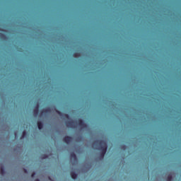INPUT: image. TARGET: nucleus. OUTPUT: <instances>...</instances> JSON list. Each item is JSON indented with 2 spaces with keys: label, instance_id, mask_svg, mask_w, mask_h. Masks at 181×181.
<instances>
[{
  "label": "nucleus",
  "instance_id": "f257e3e1",
  "mask_svg": "<svg viewBox=\"0 0 181 181\" xmlns=\"http://www.w3.org/2000/svg\"><path fill=\"white\" fill-rule=\"evenodd\" d=\"M93 145L98 146V151H100V156L104 158L105 153H107V142L104 140H96L93 142Z\"/></svg>",
  "mask_w": 181,
  "mask_h": 181
},
{
  "label": "nucleus",
  "instance_id": "4468645a",
  "mask_svg": "<svg viewBox=\"0 0 181 181\" xmlns=\"http://www.w3.org/2000/svg\"><path fill=\"white\" fill-rule=\"evenodd\" d=\"M74 57H78L80 56V53L78 52H75L73 54Z\"/></svg>",
  "mask_w": 181,
  "mask_h": 181
},
{
  "label": "nucleus",
  "instance_id": "ddd939ff",
  "mask_svg": "<svg viewBox=\"0 0 181 181\" xmlns=\"http://www.w3.org/2000/svg\"><path fill=\"white\" fill-rule=\"evenodd\" d=\"M173 179V177H172V175H168L167 177V181H172Z\"/></svg>",
  "mask_w": 181,
  "mask_h": 181
},
{
  "label": "nucleus",
  "instance_id": "9b49d317",
  "mask_svg": "<svg viewBox=\"0 0 181 181\" xmlns=\"http://www.w3.org/2000/svg\"><path fill=\"white\" fill-rule=\"evenodd\" d=\"M0 173L2 176H4V175H5V168L4 167H1Z\"/></svg>",
  "mask_w": 181,
  "mask_h": 181
},
{
  "label": "nucleus",
  "instance_id": "f03ea898",
  "mask_svg": "<svg viewBox=\"0 0 181 181\" xmlns=\"http://www.w3.org/2000/svg\"><path fill=\"white\" fill-rule=\"evenodd\" d=\"M63 141H64V142H65V144L69 145V144H70V142H71V141H73V137H71L70 136H66L63 138Z\"/></svg>",
  "mask_w": 181,
  "mask_h": 181
},
{
  "label": "nucleus",
  "instance_id": "a211bd4d",
  "mask_svg": "<svg viewBox=\"0 0 181 181\" xmlns=\"http://www.w3.org/2000/svg\"><path fill=\"white\" fill-rule=\"evenodd\" d=\"M25 173H28V170L26 169H24Z\"/></svg>",
  "mask_w": 181,
  "mask_h": 181
},
{
  "label": "nucleus",
  "instance_id": "2eb2a0df",
  "mask_svg": "<svg viewBox=\"0 0 181 181\" xmlns=\"http://www.w3.org/2000/svg\"><path fill=\"white\" fill-rule=\"evenodd\" d=\"M34 110H39V104H37V105L35 107Z\"/></svg>",
  "mask_w": 181,
  "mask_h": 181
},
{
  "label": "nucleus",
  "instance_id": "6e6552de",
  "mask_svg": "<svg viewBox=\"0 0 181 181\" xmlns=\"http://www.w3.org/2000/svg\"><path fill=\"white\" fill-rule=\"evenodd\" d=\"M37 125L38 127V129H43V123L42 122H37Z\"/></svg>",
  "mask_w": 181,
  "mask_h": 181
},
{
  "label": "nucleus",
  "instance_id": "423d86ee",
  "mask_svg": "<svg viewBox=\"0 0 181 181\" xmlns=\"http://www.w3.org/2000/svg\"><path fill=\"white\" fill-rule=\"evenodd\" d=\"M51 111H52V109H50V107L44 109L41 111V115L47 114V113L50 112Z\"/></svg>",
  "mask_w": 181,
  "mask_h": 181
},
{
  "label": "nucleus",
  "instance_id": "9d476101",
  "mask_svg": "<svg viewBox=\"0 0 181 181\" xmlns=\"http://www.w3.org/2000/svg\"><path fill=\"white\" fill-rule=\"evenodd\" d=\"M39 114V110L38 109H34L33 110V115H35V117H37Z\"/></svg>",
  "mask_w": 181,
  "mask_h": 181
},
{
  "label": "nucleus",
  "instance_id": "39448f33",
  "mask_svg": "<svg viewBox=\"0 0 181 181\" xmlns=\"http://www.w3.org/2000/svg\"><path fill=\"white\" fill-rule=\"evenodd\" d=\"M70 158L74 162H77V156L74 153H71Z\"/></svg>",
  "mask_w": 181,
  "mask_h": 181
},
{
  "label": "nucleus",
  "instance_id": "dca6fc26",
  "mask_svg": "<svg viewBox=\"0 0 181 181\" xmlns=\"http://www.w3.org/2000/svg\"><path fill=\"white\" fill-rule=\"evenodd\" d=\"M36 175L35 173H33L32 175H31V177H35V175Z\"/></svg>",
  "mask_w": 181,
  "mask_h": 181
},
{
  "label": "nucleus",
  "instance_id": "aec40b11",
  "mask_svg": "<svg viewBox=\"0 0 181 181\" xmlns=\"http://www.w3.org/2000/svg\"><path fill=\"white\" fill-rule=\"evenodd\" d=\"M35 181H40V180L37 178V179L35 180Z\"/></svg>",
  "mask_w": 181,
  "mask_h": 181
},
{
  "label": "nucleus",
  "instance_id": "7ed1b4c3",
  "mask_svg": "<svg viewBox=\"0 0 181 181\" xmlns=\"http://www.w3.org/2000/svg\"><path fill=\"white\" fill-rule=\"evenodd\" d=\"M78 124L82 129L87 128V124H85L84 121H83L81 119H78Z\"/></svg>",
  "mask_w": 181,
  "mask_h": 181
},
{
  "label": "nucleus",
  "instance_id": "0eeeda50",
  "mask_svg": "<svg viewBox=\"0 0 181 181\" xmlns=\"http://www.w3.org/2000/svg\"><path fill=\"white\" fill-rule=\"evenodd\" d=\"M66 127H68V128H71V127H73V124H74V122L73 121H66L65 122Z\"/></svg>",
  "mask_w": 181,
  "mask_h": 181
},
{
  "label": "nucleus",
  "instance_id": "1a4fd4ad",
  "mask_svg": "<svg viewBox=\"0 0 181 181\" xmlns=\"http://www.w3.org/2000/svg\"><path fill=\"white\" fill-rule=\"evenodd\" d=\"M70 175L72 179H77V174L74 171L71 172Z\"/></svg>",
  "mask_w": 181,
  "mask_h": 181
},
{
  "label": "nucleus",
  "instance_id": "f8f14e48",
  "mask_svg": "<svg viewBox=\"0 0 181 181\" xmlns=\"http://www.w3.org/2000/svg\"><path fill=\"white\" fill-rule=\"evenodd\" d=\"M26 135H27L26 131H23V133H22L21 139H23V138H25L26 136Z\"/></svg>",
  "mask_w": 181,
  "mask_h": 181
},
{
  "label": "nucleus",
  "instance_id": "20e7f679",
  "mask_svg": "<svg viewBox=\"0 0 181 181\" xmlns=\"http://www.w3.org/2000/svg\"><path fill=\"white\" fill-rule=\"evenodd\" d=\"M56 112H57V114H59V115H63L64 118H66V119H70V116L67 114H64L62 113V112L59 111V110H56Z\"/></svg>",
  "mask_w": 181,
  "mask_h": 181
},
{
  "label": "nucleus",
  "instance_id": "6ab92c4d",
  "mask_svg": "<svg viewBox=\"0 0 181 181\" xmlns=\"http://www.w3.org/2000/svg\"><path fill=\"white\" fill-rule=\"evenodd\" d=\"M44 159H46V158H47V156H44Z\"/></svg>",
  "mask_w": 181,
  "mask_h": 181
},
{
  "label": "nucleus",
  "instance_id": "f3484780",
  "mask_svg": "<svg viewBox=\"0 0 181 181\" xmlns=\"http://www.w3.org/2000/svg\"><path fill=\"white\" fill-rule=\"evenodd\" d=\"M0 36H1V37H5V35H4V34H2V33L0 34Z\"/></svg>",
  "mask_w": 181,
  "mask_h": 181
}]
</instances>
